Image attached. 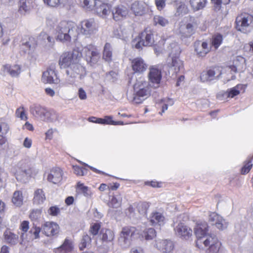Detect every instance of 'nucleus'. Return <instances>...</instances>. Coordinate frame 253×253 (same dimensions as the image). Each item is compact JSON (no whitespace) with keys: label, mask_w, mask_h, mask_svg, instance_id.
<instances>
[{"label":"nucleus","mask_w":253,"mask_h":253,"mask_svg":"<svg viewBox=\"0 0 253 253\" xmlns=\"http://www.w3.org/2000/svg\"><path fill=\"white\" fill-rule=\"evenodd\" d=\"M29 222L28 221L24 220L22 221L20 225V229L24 232H26L29 228Z\"/></svg>","instance_id":"obj_62"},{"label":"nucleus","mask_w":253,"mask_h":253,"mask_svg":"<svg viewBox=\"0 0 253 253\" xmlns=\"http://www.w3.org/2000/svg\"><path fill=\"white\" fill-rule=\"evenodd\" d=\"M30 112L34 117L43 118L47 113L45 108L39 104H33L30 107Z\"/></svg>","instance_id":"obj_26"},{"label":"nucleus","mask_w":253,"mask_h":253,"mask_svg":"<svg viewBox=\"0 0 253 253\" xmlns=\"http://www.w3.org/2000/svg\"><path fill=\"white\" fill-rule=\"evenodd\" d=\"M154 32L149 28H146L138 36L137 39L132 42V45L137 49H140L142 46H151L155 42Z\"/></svg>","instance_id":"obj_5"},{"label":"nucleus","mask_w":253,"mask_h":253,"mask_svg":"<svg viewBox=\"0 0 253 253\" xmlns=\"http://www.w3.org/2000/svg\"><path fill=\"white\" fill-rule=\"evenodd\" d=\"M146 6L143 2L135 1L131 6V10L136 16H141L145 12Z\"/></svg>","instance_id":"obj_29"},{"label":"nucleus","mask_w":253,"mask_h":253,"mask_svg":"<svg viewBox=\"0 0 253 253\" xmlns=\"http://www.w3.org/2000/svg\"><path fill=\"white\" fill-rule=\"evenodd\" d=\"M209 220L220 230L227 228L228 223L221 216L215 212H211L209 215Z\"/></svg>","instance_id":"obj_20"},{"label":"nucleus","mask_w":253,"mask_h":253,"mask_svg":"<svg viewBox=\"0 0 253 253\" xmlns=\"http://www.w3.org/2000/svg\"><path fill=\"white\" fill-rule=\"evenodd\" d=\"M128 13L127 8L122 5L117 6L112 10V15L115 21H119L126 18Z\"/></svg>","instance_id":"obj_22"},{"label":"nucleus","mask_w":253,"mask_h":253,"mask_svg":"<svg viewBox=\"0 0 253 253\" xmlns=\"http://www.w3.org/2000/svg\"><path fill=\"white\" fill-rule=\"evenodd\" d=\"M3 70L4 72L9 74L11 77H16L20 73L21 68L18 65L6 64L3 66Z\"/></svg>","instance_id":"obj_30"},{"label":"nucleus","mask_w":253,"mask_h":253,"mask_svg":"<svg viewBox=\"0 0 253 253\" xmlns=\"http://www.w3.org/2000/svg\"><path fill=\"white\" fill-rule=\"evenodd\" d=\"M100 237L102 245L99 247V251L100 253H107L113 245L115 238L114 232L110 229L103 228L101 230Z\"/></svg>","instance_id":"obj_6"},{"label":"nucleus","mask_w":253,"mask_h":253,"mask_svg":"<svg viewBox=\"0 0 253 253\" xmlns=\"http://www.w3.org/2000/svg\"><path fill=\"white\" fill-rule=\"evenodd\" d=\"M59 230V225L54 222H46L42 226V233L48 237L56 235Z\"/></svg>","instance_id":"obj_19"},{"label":"nucleus","mask_w":253,"mask_h":253,"mask_svg":"<svg viewBox=\"0 0 253 253\" xmlns=\"http://www.w3.org/2000/svg\"><path fill=\"white\" fill-rule=\"evenodd\" d=\"M236 29L243 33L249 32L253 27V16L244 14L238 16L236 19Z\"/></svg>","instance_id":"obj_8"},{"label":"nucleus","mask_w":253,"mask_h":253,"mask_svg":"<svg viewBox=\"0 0 253 253\" xmlns=\"http://www.w3.org/2000/svg\"><path fill=\"white\" fill-rule=\"evenodd\" d=\"M149 219L152 224L154 225L158 224L161 226L165 223V217L163 213L156 211L151 213Z\"/></svg>","instance_id":"obj_28"},{"label":"nucleus","mask_w":253,"mask_h":253,"mask_svg":"<svg viewBox=\"0 0 253 253\" xmlns=\"http://www.w3.org/2000/svg\"><path fill=\"white\" fill-rule=\"evenodd\" d=\"M169 58L167 59V64L169 67L172 68L176 74L183 68V62L179 58L181 53L180 47L177 43L172 42L168 46Z\"/></svg>","instance_id":"obj_3"},{"label":"nucleus","mask_w":253,"mask_h":253,"mask_svg":"<svg viewBox=\"0 0 253 253\" xmlns=\"http://www.w3.org/2000/svg\"><path fill=\"white\" fill-rule=\"evenodd\" d=\"M31 231L33 232L35 238L38 239L40 237V233L41 231H42V227L40 228L39 227H35L34 229H31Z\"/></svg>","instance_id":"obj_63"},{"label":"nucleus","mask_w":253,"mask_h":253,"mask_svg":"<svg viewBox=\"0 0 253 253\" xmlns=\"http://www.w3.org/2000/svg\"><path fill=\"white\" fill-rule=\"evenodd\" d=\"M45 200V196L43 190L41 189H37L34 192L33 198L34 203L37 205L42 204Z\"/></svg>","instance_id":"obj_32"},{"label":"nucleus","mask_w":253,"mask_h":253,"mask_svg":"<svg viewBox=\"0 0 253 253\" xmlns=\"http://www.w3.org/2000/svg\"><path fill=\"white\" fill-rule=\"evenodd\" d=\"M122 197L120 194H116L113 196L110 202L109 205L114 208L119 207L122 204Z\"/></svg>","instance_id":"obj_39"},{"label":"nucleus","mask_w":253,"mask_h":253,"mask_svg":"<svg viewBox=\"0 0 253 253\" xmlns=\"http://www.w3.org/2000/svg\"><path fill=\"white\" fill-rule=\"evenodd\" d=\"M78 95L81 100H85L87 98L86 93L82 87L79 88Z\"/></svg>","instance_id":"obj_61"},{"label":"nucleus","mask_w":253,"mask_h":253,"mask_svg":"<svg viewBox=\"0 0 253 253\" xmlns=\"http://www.w3.org/2000/svg\"><path fill=\"white\" fill-rule=\"evenodd\" d=\"M198 18L190 16L187 18V21L183 26L179 28V33L184 38H189L194 35L199 25Z\"/></svg>","instance_id":"obj_7"},{"label":"nucleus","mask_w":253,"mask_h":253,"mask_svg":"<svg viewBox=\"0 0 253 253\" xmlns=\"http://www.w3.org/2000/svg\"><path fill=\"white\" fill-rule=\"evenodd\" d=\"M149 204L147 202L139 203L137 204V209L138 212L143 215H145L147 213V211L149 208Z\"/></svg>","instance_id":"obj_43"},{"label":"nucleus","mask_w":253,"mask_h":253,"mask_svg":"<svg viewBox=\"0 0 253 253\" xmlns=\"http://www.w3.org/2000/svg\"><path fill=\"white\" fill-rule=\"evenodd\" d=\"M63 172L59 168H52L48 173L47 180L53 184H57L62 179Z\"/></svg>","instance_id":"obj_23"},{"label":"nucleus","mask_w":253,"mask_h":253,"mask_svg":"<svg viewBox=\"0 0 253 253\" xmlns=\"http://www.w3.org/2000/svg\"><path fill=\"white\" fill-rule=\"evenodd\" d=\"M205 247H209V253H217L221 246V243L215 236H210L203 241Z\"/></svg>","instance_id":"obj_17"},{"label":"nucleus","mask_w":253,"mask_h":253,"mask_svg":"<svg viewBox=\"0 0 253 253\" xmlns=\"http://www.w3.org/2000/svg\"><path fill=\"white\" fill-rule=\"evenodd\" d=\"M79 1L84 7L89 9L94 7V11L100 17H106L111 13L110 5L105 2L108 0H79Z\"/></svg>","instance_id":"obj_4"},{"label":"nucleus","mask_w":253,"mask_h":253,"mask_svg":"<svg viewBox=\"0 0 253 253\" xmlns=\"http://www.w3.org/2000/svg\"><path fill=\"white\" fill-rule=\"evenodd\" d=\"M136 231L134 227L123 228L118 239L120 245L125 248L128 247L131 243V238L136 234Z\"/></svg>","instance_id":"obj_10"},{"label":"nucleus","mask_w":253,"mask_h":253,"mask_svg":"<svg viewBox=\"0 0 253 253\" xmlns=\"http://www.w3.org/2000/svg\"><path fill=\"white\" fill-rule=\"evenodd\" d=\"M155 247L161 252L164 253H169L174 249V245L172 241L169 239L156 241Z\"/></svg>","instance_id":"obj_18"},{"label":"nucleus","mask_w":253,"mask_h":253,"mask_svg":"<svg viewBox=\"0 0 253 253\" xmlns=\"http://www.w3.org/2000/svg\"><path fill=\"white\" fill-rule=\"evenodd\" d=\"M142 236L145 240H150L156 236V232L154 228H149L143 231Z\"/></svg>","instance_id":"obj_40"},{"label":"nucleus","mask_w":253,"mask_h":253,"mask_svg":"<svg viewBox=\"0 0 253 253\" xmlns=\"http://www.w3.org/2000/svg\"><path fill=\"white\" fill-rule=\"evenodd\" d=\"M8 147L7 139L4 136H1L0 138V151L5 150Z\"/></svg>","instance_id":"obj_56"},{"label":"nucleus","mask_w":253,"mask_h":253,"mask_svg":"<svg viewBox=\"0 0 253 253\" xmlns=\"http://www.w3.org/2000/svg\"><path fill=\"white\" fill-rule=\"evenodd\" d=\"M75 50L72 52H64L60 56L59 65L61 68L68 69L76 62H78V57L81 56H84L86 61L93 64L97 63L100 58L99 51L92 44L84 47L82 51L77 54Z\"/></svg>","instance_id":"obj_1"},{"label":"nucleus","mask_w":253,"mask_h":253,"mask_svg":"<svg viewBox=\"0 0 253 253\" xmlns=\"http://www.w3.org/2000/svg\"><path fill=\"white\" fill-rule=\"evenodd\" d=\"M183 216L180 215L173 220L174 231L176 234L179 236L187 239L192 235V230L181 222Z\"/></svg>","instance_id":"obj_11"},{"label":"nucleus","mask_w":253,"mask_h":253,"mask_svg":"<svg viewBox=\"0 0 253 253\" xmlns=\"http://www.w3.org/2000/svg\"><path fill=\"white\" fill-rule=\"evenodd\" d=\"M194 48L197 55L200 57L205 56L211 49L207 42L201 41H196L194 42Z\"/></svg>","instance_id":"obj_24"},{"label":"nucleus","mask_w":253,"mask_h":253,"mask_svg":"<svg viewBox=\"0 0 253 253\" xmlns=\"http://www.w3.org/2000/svg\"><path fill=\"white\" fill-rule=\"evenodd\" d=\"M131 64L132 69L135 73H141L146 70L147 65L140 57L133 59Z\"/></svg>","instance_id":"obj_27"},{"label":"nucleus","mask_w":253,"mask_h":253,"mask_svg":"<svg viewBox=\"0 0 253 253\" xmlns=\"http://www.w3.org/2000/svg\"><path fill=\"white\" fill-rule=\"evenodd\" d=\"M73 169L75 173L78 175H84L87 172V169H86L79 166H74Z\"/></svg>","instance_id":"obj_53"},{"label":"nucleus","mask_w":253,"mask_h":253,"mask_svg":"<svg viewBox=\"0 0 253 253\" xmlns=\"http://www.w3.org/2000/svg\"><path fill=\"white\" fill-rule=\"evenodd\" d=\"M3 236L4 241L11 245H14L18 243V235L12 233L8 230H6L4 232Z\"/></svg>","instance_id":"obj_31"},{"label":"nucleus","mask_w":253,"mask_h":253,"mask_svg":"<svg viewBox=\"0 0 253 253\" xmlns=\"http://www.w3.org/2000/svg\"><path fill=\"white\" fill-rule=\"evenodd\" d=\"M41 211L40 210H33L30 215V219L33 221H36L41 217Z\"/></svg>","instance_id":"obj_49"},{"label":"nucleus","mask_w":253,"mask_h":253,"mask_svg":"<svg viewBox=\"0 0 253 253\" xmlns=\"http://www.w3.org/2000/svg\"><path fill=\"white\" fill-rule=\"evenodd\" d=\"M209 226L206 222H200L197 224L195 228V234L197 238L196 245L201 248L203 241L209 236H212L209 234Z\"/></svg>","instance_id":"obj_9"},{"label":"nucleus","mask_w":253,"mask_h":253,"mask_svg":"<svg viewBox=\"0 0 253 253\" xmlns=\"http://www.w3.org/2000/svg\"><path fill=\"white\" fill-rule=\"evenodd\" d=\"M207 0H190V4L194 11L204 8L207 4Z\"/></svg>","instance_id":"obj_34"},{"label":"nucleus","mask_w":253,"mask_h":253,"mask_svg":"<svg viewBox=\"0 0 253 253\" xmlns=\"http://www.w3.org/2000/svg\"><path fill=\"white\" fill-rule=\"evenodd\" d=\"M166 0H155V3L157 9L161 11L166 6Z\"/></svg>","instance_id":"obj_58"},{"label":"nucleus","mask_w":253,"mask_h":253,"mask_svg":"<svg viewBox=\"0 0 253 253\" xmlns=\"http://www.w3.org/2000/svg\"><path fill=\"white\" fill-rule=\"evenodd\" d=\"M153 21L155 25H159L162 27H165L169 23L167 18L161 15H155L154 17Z\"/></svg>","instance_id":"obj_38"},{"label":"nucleus","mask_w":253,"mask_h":253,"mask_svg":"<svg viewBox=\"0 0 253 253\" xmlns=\"http://www.w3.org/2000/svg\"><path fill=\"white\" fill-rule=\"evenodd\" d=\"M66 74L71 78L82 79L85 76L86 71L84 66L76 62L72 66L66 69Z\"/></svg>","instance_id":"obj_15"},{"label":"nucleus","mask_w":253,"mask_h":253,"mask_svg":"<svg viewBox=\"0 0 253 253\" xmlns=\"http://www.w3.org/2000/svg\"><path fill=\"white\" fill-rule=\"evenodd\" d=\"M81 33L84 35L90 36L96 32L97 26L93 18L83 21L80 24Z\"/></svg>","instance_id":"obj_14"},{"label":"nucleus","mask_w":253,"mask_h":253,"mask_svg":"<svg viewBox=\"0 0 253 253\" xmlns=\"http://www.w3.org/2000/svg\"><path fill=\"white\" fill-rule=\"evenodd\" d=\"M32 140L28 137L25 138L23 142V146L27 148H30L32 145Z\"/></svg>","instance_id":"obj_64"},{"label":"nucleus","mask_w":253,"mask_h":253,"mask_svg":"<svg viewBox=\"0 0 253 253\" xmlns=\"http://www.w3.org/2000/svg\"><path fill=\"white\" fill-rule=\"evenodd\" d=\"M100 228V225L99 223H95L90 226L89 232L92 235L95 236L98 234Z\"/></svg>","instance_id":"obj_51"},{"label":"nucleus","mask_w":253,"mask_h":253,"mask_svg":"<svg viewBox=\"0 0 253 253\" xmlns=\"http://www.w3.org/2000/svg\"><path fill=\"white\" fill-rule=\"evenodd\" d=\"M78 190L84 196L89 197L91 195V192L88 187L84 186L83 183L78 182L77 184Z\"/></svg>","instance_id":"obj_42"},{"label":"nucleus","mask_w":253,"mask_h":253,"mask_svg":"<svg viewBox=\"0 0 253 253\" xmlns=\"http://www.w3.org/2000/svg\"><path fill=\"white\" fill-rule=\"evenodd\" d=\"M73 249L72 241L66 239L63 244L58 249V251L61 253H68Z\"/></svg>","instance_id":"obj_35"},{"label":"nucleus","mask_w":253,"mask_h":253,"mask_svg":"<svg viewBox=\"0 0 253 253\" xmlns=\"http://www.w3.org/2000/svg\"><path fill=\"white\" fill-rule=\"evenodd\" d=\"M23 195L22 193L20 191H16L14 192L12 202L13 204L16 207H20L23 203Z\"/></svg>","instance_id":"obj_37"},{"label":"nucleus","mask_w":253,"mask_h":253,"mask_svg":"<svg viewBox=\"0 0 253 253\" xmlns=\"http://www.w3.org/2000/svg\"><path fill=\"white\" fill-rule=\"evenodd\" d=\"M22 48L25 50V52H27L28 50L33 49L34 44H31L29 42H26L22 43Z\"/></svg>","instance_id":"obj_59"},{"label":"nucleus","mask_w":253,"mask_h":253,"mask_svg":"<svg viewBox=\"0 0 253 253\" xmlns=\"http://www.w3.org/2000/svg\"><path fill=\"white\" fill-rule=\"evenodd\" d=\"M150 82L156 84L157 86L160 84L162 79V73L161 70L156 66H152L149 68L148 74Z\"/></svg>","instance_id":"obj_25"},{"label":"nucleus","mask_w":253,"mask_h":253,"mask_svg":"<svg viewBox=\"0 0 253 253\" xmlns=\"http://www.w3.org/2000/svg\"><path fill=\"white\" fill-rule=\"evenodd\" d=\"M221 74V72L217 69H210L204 71L201 74L200 78L203 82H211L218 79Z\"/></svg>","instance_id":"obj_21"},{"label":"nucleus","mask_w":253,"mask_h":253,"mask_svg":"<svg viewBox=\"0 0 253 253\" xmlns=\"http://www.w3.org/2000/svg\"><path fill=\"white\" fill-rule=\"evenodd\" d=\"M22 170L24 171L23 173L25 174V179H29L33 175V170L31 168L22 169Z\"/></svg>","instance_id":"obj_60"},{"label":"nucleus","mask_w":253,"mask_h":253,"mask_svg":"<svg viewBox=\"0 0 253 253\" xmlns=\"http://www.w3.org/2000/svg\"><path fill=\"white\" fill-rule=\"evenodd\" d=\"M56 65L51 64L47 70L43 72L42 81L44 84H58L59 80L55 72Z\"/></svg>","instance_id":"obj_13"},{"label":"nucleus","mask_w":253,"mask_h":253,"mask_svg":"<svg viewBox=\"0 0 253 253\" xmlns=\"http://www.w3.org/2000/svg\"><path fill=\"white\" fill-rule=\"evenodd\" d=\"M239 86L237 85L235 87L230 88L228 91L225 93V95L233 98L240 93V91L238 90Z\"/></svg>","instance_id":"obj_47"},{"label":"nucleus","mask_w":253,"mask_h":253,"mask_svg":"<svg viewBox=\"0 0 253 253\" xmlns=\"http://www.w3.org/2000/svg\"><path fill=\"white\" fill-rule=\"evenodd\" d=\"M60 212V209L57 206H52L48 210V213L52 216H56Z\"/></svg>","instance_id":"obj_57"},{"label":"nucleus","mask_w":253,"mask_h":253,"mask_svg":"<svg viewBox=\"0 0 253 253\" xmlns=\"http://www.w3.org/2000/svg\"><path fill=\"white\" fill-rule=\"evenodd\" d=\"M103 59L106 62H110L112 59V48L109 43H106L103 49Z\"/></svg>","instance_id":"obj_33"},{"label":"nucleus","mask_w":253,"mask_h":253,"mask_svg":"<svg viewBox=\"0 0 253 253\" xmlns=\"http://www.w3.org/2000/svg\"><path fill=\"white\" fill-rule=\"evenodd\" d=\"M253 164L251 160L249 161L245 166L242 168L241 173L243 174H245L249 172L251 168H252Z\"/></svg>","instance_id":"obj_55"},{"label":"nucleus","mask_w":253,"mask_h":253,"mask_svg":"<svg viewBox=\"0 0 253 253\" xmlns=\"http://www.w3.org/2000/svg\"><path fill=\"white\" fill-rule=\"evenodd\" d=\"M23 173L24 171L22 170V169L17 171L16 173V178L18 181L23 182H26L29 179L24 178H25V174Z\"/></svg>","instance_id":"obj_52"},{"label":"nucleus","mask_w":253,"mask_h":253,"mask_svg":"<svg viewBox=\"0 0 253 253\" xmlns=\"http://www.w3.org/2000/svg\"><path fill=\"white\" fill-rule=\"evenodd\" d=\"M113 117L111 116H106L104 118H98L97 124L102 125H112Z\"/></svg>","instance_id":"obj_45"},{"label":"nucleus","mask_w":253,"mask_h":253,"mask_svg":"<svg viewBox=\"0 0 253 253\" xmlns=\"http://www.w3.org/2000/svg\"><path fill=\"white\" fill-rule=\"evenodd\" d=\"M55 31L57 40L62 42H70L77 34V25L72 21H62L56 26Z\"/></svg>","instance_id":"obj_2"},{"label":"nucleus","mask_w":253,"mask_h":253,"mask_svg":"<svg viewBox=\"0 0 253 253\" xmlns=\"http://www.w3.org/2000/svg\"><path fill=\"white\" fill-rule=\"evenodd\" d=\"M44 3L50 7H56L58 6L61 0H43Z\"/></svg>","instance_id":"obj_54"},{"label":"nucleus","mask_w":253,"mask_h":253,"mask_svg":"<svg viewBox=\"0 0 253 253\" xmlns=\"http://www.w3.org/2000/svg\"><path fill=\"white\" fill-rule=\"evenodd\" d=\"M15 114L16 116L20 118L22 120H26L28 119V117L25 113V111L23 107H20L17 109Z\"/></svg>","instance_id":"obj_46"},{"label":"nucleus","mask_w":253,"mask_h":253,"mask_svg":"<svg viewBox=\"0 0 253 253\" xmlns=\"http://www.w3.org/2000/svg\"><path fill=\"white\" fill-rule=\"evenodd\" d=\"M19 11L25 14L30 9V2L27 0H20L19 2Z\"/></svg>","instance_id":"obj_41"},{"label":"nucleus","mask_w":253,"mask_h":253,"mask_svg":"<svg viewBox=\"0 0 253 253\" xmlns=\"http://www.w3.org/2000/svg\"><path fill=\"white\" fill-rule=\"evenodd\" d=\"M91 242L90 237L87 234L84 235L81 240V244H80L79 248L81 250H83L85 248L87 244H89Z\"/></svg>","instance_id":"obj_44"},{"label":"nucleus","mask_w":253,"mask_h":253,"mask_svg":"<svg viewBox=\"0 0 253 253\" xmlns=\"http://www.w3.org/2000/svg\"><path fill=\"white\" fill-rule=\"evenodd\" d=\"M135 93L133 95V101L136 104L142 103L150 94L148 87L144 86L143 84H139V83L134 85Z\"/></svg>","instance_id":"obj_12"},{"label":"nucleus","mask_w":253,"mask_h":253,"mask_svg":"<svg viewBox=\"0 0 253 253\" xmlns=\"http://www.w3.org/2000/svg\"><path fill=\"white\" fill-rule=\"evenodd\" d=\"M246 68V59L242 56H237L233 60L232 65L227 67V70L235 73H240L244 72Z\"/></svg>","instance_id":"obj_16"},{"label":"nucleus","mask_w":253,"mask_h":253,"mask_svg":"<svg viewBox=\"0 0 253 253\" xmlns=\"http://www.w3.org/2000/svg\"><path fill=\"white\" fill-rule=\"evenodd\" d=\"M223 36L221 34L216 33L213 35L211 39L212 46L217 49L221 44L223 42Z\"/></svg>","instance_id":"obj_36"},{"label":"nucleus","mask_w":253,"mask_h":253,"mask_svg":"<svg viewBox=\"0 0 253 253\" xmlns=\"http://www.w3.org/2000/svg\"><path fill=\"white\" fill-rule=\"evenodd\" d=\"M9 127L8 124L5 122L0 123V136H3L9 131Z\"/></svg>","instance_id":"obj_48"},{"label":"nucleus","mask_w":253,"mask_h":253,"mask_svg":"<svg viewBox=\"0 0 253 253\" xmlns=\"http://www.w3.org/2000/svg\"><path fill=\"white\" fill-rule=\"evenodd\" d=\"M39 39L43 41L47 40L49 43H53L54 42V39L52 37L49 36L46 32H42L39 35Z\"/></svg>","instance_id":"obj_50"}]
</instances>
